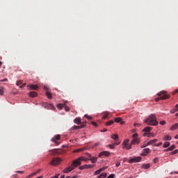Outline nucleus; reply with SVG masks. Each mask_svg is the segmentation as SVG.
<instances>
[{
	"label": "nucleus",
	"instance_id": "f257e3e1",
	"mask_svg": "<svg viewBox=\"0 0 178 178\" xmlns=\"http://www.w3.org/2000/svg\"><path fill=\"white\" fill-rule=\"evenodd\" d=\"M145 123H147L148 126H158V120H156V116L154 114L149 115L145 120Z\"/></svg>",
	"mask_w": 178,
	"mask_h": 178
},
{
	"label": "nucleus",
	"instance_id": "f03ea898",
	"mask_svg": "<svg viewBox=\"0 0 178 178\" xmlns=\"http://www.w3.org/2000/svg\"><path fill=\"white\" fill-rule=\"evenodd\" d=\"M157 95L160 97H156L155 99L156 102H159L161 99H168L169 97H170V95H166V91L165 90L159 92V93H157Z\"/></svg>",
	"mask_w": 178,
	"mask_h": 178
},
{
	"label": "nucleus",
	"instance_id": "7ed1b4c3",
	"mask_svg": "<svg viewBox=\"0 0 178 178\" xmlns=\"http://www.w3.org/2000/svg\"><path fill=\"white\" fill-rule=\"evenodd\" d=\"M42 106L45 109H51V111H55V106H53L52 104H48L47 102H42L41 103Z\"/></svg>",
	"mask_w": 178,
	"mask_h": 178
},
{
	"label": "nucleus",
	"instance_id": "20e7f679",
	"mask_svg": "<svg viewBox=\"0 0 178 178\" xmlns=\"http://www.w3.org/2000/svg\"><path fill=\"white\" fill-rule=\"evenodd\" d=\"M60 161L62 160L60 158L54 157L50 163V165H52V166H56L57 165H59V163H60Z\"/></svg>",
	"mask_w": 178,
	"mask_h": 178
},
{
	"label": "nucleus",
	"instance_id": "39448f33",
	"mask_svg": "<svg viewBox=\"0 0 178 178\" xmlns=\"http://www.w3.org/2000/svg\"><path fill=\"white\" fill-rule=\"evenodd\" d=\"M80 165H81V161H80V159H79V158L74 160L71 164V165H72L74 169H76V168H79Z\"/></svg>",
	"mask_w": 178,
	"mask_h": 178
},
{
	"label": "nucleus",
	"instance_id": "423d86ee",
	"mask_svg": "<svg viewBox=\"0 0 178 178\" xmlns=\"http://www.w3.org/2000/svg\"><path fill=\"white\" fill-rule=\"evenodd\" d=\"M129 139H126L122 143V148H125L126 149H131V145H129Z\"/></svg>",
	"mask_w": 178,
	"mask_h": 178
},
{
	"label": "nucleus",
	"instance_id": "0eeeda50",
	"mask_svg": "<svg viewBox=\"0 0 178 178\" xmlns=\"http://www.w3.org/2000/svg\"><path fill=\"white\" fill-rule=\"evenodd\" d=\"M94 168V165L92 164H86L84 165H81L79 167L80 170H83V169H92Z\"/></svg>",
	"mask_w": 178,
	"mask_h": 178
},
{
	"label": "nucleus",
	"instance_id": "6e6552de",
	"mask_svg": "<svg viewBox=\"0 0 178 178\" xmlns=\"http://www.w3.org/2000/svg\"><path fill=\"white\" fill-rule=\"evenodd\" d=\"M137 162H141V157L138 156V157H135L134 159H131L129 161V163H137Z\"/></svg>",
	"mask_w": 178,
	"mask_h": 178
},
{
	"label": "nucleus",
	"instance_id": "1a4fd4ad",
	"mask_svg": "<svg viewBox=\"0 0 178 178\" xmlns=\"http://www.w3.org/2000/svg\"><path fill=\"white\" fill-rule=\"evenodd\" d=\"M56 140H60V135H56L52 139L51 141L52 143H55L56 145H59L60 144L58 141Z\"/></svg>",
	"mask_w": 178,
	"mask_h": 178
},
{
	"label": "nucleus",
	"instance_id": "9d476101",
	"mask_svg": "<svg viewBox=\"0 0 178 178\" xmlns=\"http://www.w3.org/2000/svg\"><path fill=\"white\" fill-rule=\"evenodd\" d=\"M111 138H113V140H114V141L115 142V145H119L120 144V143L117 142L119 140V136L118 134H115L111 135Z\"/></svg>",
	"mask_w": 178,
	"mask_h": 178
},
{
	"label": "nucleus",
	"instance_id": "9b49d317",
	"mask_svg": "<svg viewBox=\"0 0 178 178\" xmlns=\"http://www.w3.org/2000/svg\"><path fill=\"white\" fill-rule=\"evenodd\" d=\"M111 155V153L108 151H103L99 154V158H101V156H109Z\"/></svg>",
	"mask_w": 178,
	"mask_h": 178
},
{
	"label": "nucleus",
	"instance_id": "f8f14e48",
	"mask_svg": "<svg viewBox=\"0 0 178 178\" xmlns=\"http://www.w3.org/2000/svg\"><path fill=\"white\" fill-rule=\"evenodd\" d=\"M72 170H74V168L72 167V165H71V166L65 168L63 172V173H70V172H72Z\"/></svg>",
	"mask_w": 178,
	"mask_h": 178
},
{
	"label": "nucleus",
	"instance_id": "ddd939ff",
	"mask_svg": "<svg viewBox=\"0 0 178 178\" xmlns=\"http://www.w3.org/2000/svg\"><path fill=\"white\" fill-rule=\"evenodd\" d=\"M50 152H51V155H58L60 154V149H54L50 150Z\"/></svg>",
	"mask_w": 178,
	"mask_h": 178
},
{
	"label": "nucleus",
	"instance_id": "4468645a",
	"mask_svg": "<svg viewBox=\"0 0 178 178\" xmlns=\"http://www.w3.org/2000/svg\"><path fill=\"white\" fill-rule=\"evenodd\" d=\"M148 154H149V148H146L143 150L141 155L143 156H147V155H148Z\"/></svg>",
	"mask_w": 178,
	"mask_h": 178
},
{
	"label": "nucleus",
	"instance_id": "2eb2a0df",
	"mask_svg": "<svg viewBox=\"0 0 178 178\" xmlns=\"http://www.w3.org/2000/svg\"><path fill=\"white\" fill-rule=\"evenodd\" d=\"M131 145H135V144H140V139L137 138H134L131 142Z\"/></svg>",
	"mask_w": 178,
	"mask_h": 178
},
{
	"label": "nucleus",
	"instance_id": "dca6fc26",
	"mask_svg": "<svg viewBox=\"0 0 178 178\" xmlns=\"http://www.w3.org/2000/svg\"><path fill=\"white\" fill-rule=\"evenodd\" d=\"M28 90H38V86L37 85H28Z\"/></svg>",
	"mask_w": 178,
	"mask_h": 178
},
{
	"label": "nucleus",
	"instance_id": "f3484780",
	"mask_svg": "<svg viewBox=\"0 0 178 178\" xmlns=\"http://www.w3.org/2000/svg\"><path fill=\"white\" fill-rule=\"evenodd\" d=\"M38 95V93H37L36 92H29V97H31L32 98H35V97H37Z\"/></svg>",
	"mask_w": 178,
	"mask_h": 178
},
{
	"label": "nucleus",
	"instance_id": "a211bd4d",
	"mask_svg": "<svg viewBox=\"0 0 178 178\" xmlns=\"http://www.w3.org/2000/svg\"><path fill=\"white\" fill-rule=\"evenodd\" d=\"M158 139H153L149 140V142H147V145H152L154 144H155V143H157Z\"/></svg>",
	"mask_w": 178,
	"mask_h": 178
},
{
	"label": "nucleus",
	"instance_id": "6ab92c4d",
	"mask_svg": "<svg viewBox=\"0 0 178 178\" xmlns=\"http://www.w3.org/2000/svg\"><path fill=\"white\" fill-rule=\"evenodd\" d=\"M177 129H178V123L175 124L170 127L171 131H174V130H177Z\"/></svg>",
	"mask_w": 178,
	"mask_h": 178
},
{
	"label": "nucleus",
	"instance_id": "aec40b11",
	"mask_svg": "<svg viewBox=\"0 0 178 178\" xmlns=\"http://www.w3.org/2000/svg\"><path fill=\"white\" fill-rule=\"evenodd\" d=\"M103 170H105V168H100L95 172V175H98L101 174V172H103Z\"/></svg>",
	"mask_w": 178,
	"mask_h": 178
},
{
	"label": "nucleus",
	"instance_id": "412c9836",
	"mask_svg": "<svg viewBox=\"0 0 178 178\" xmlns=\"http://www.w3.org/2000/svg\"><path fill=\"white\" fill-rule=\"evenodd\" d=\"M86 122H81V125L77 126V129L80 130V129H84V127H86Z\"/></svg>",
	"mask_w": 178,
	"mask_h": 178
},
{
	"label": "nucleus",
	"instance_id": "4be33fe9",
	"mask_svg": "<svg viewBox=\"0 0 178 178\" xmlns=\"http://www.w3.org/2000/svg\"><path fill=\"white\" fill-rule=\"evenodd\" d=\"M151 127H146L145 129H143V131L144 133H149L151 131Z\"/></svg>",
	"mask_w": 178,
	"mask_h": 178
},
{
	"label": "nucleus",
	"instance_id": "5701e85b",
	"mask_svg": "<svg viewBox=\"0 0 178 178\" xmlns=\"http://www.w3.org/2000/svg\"><path fill=\"white\" fill-rule=\"evenodd\" d=\"M142 168L143 169H149V168H151V164L149 163L143 164Z\"/></svg>",
	"mask_w": 178,
	"mask_h": 178
},
{
	"label": "nucleus",
	"instance_id": "b1692460",
	"mask_svg": "<svg viewBox=\"0 0 178 178\" xmlns=\"http://www.w3.org/2000/svg\"><path fill=\"white\" fill-rule=\"evenodd\" d=\"M102 115H103L102 119H106V118L109 116V113L108 111H105L102 113Z\"/></svg>",
	"mask_w": 178,
	"mask_h": 178
},
{
	"label": "nucleus",
	"instance_id": "393cba45",
	"mask_svg": "<svg viewBox=\"0 0 178 178\" xmlns=\"http://www.w3.org/2000/svg\"><path fill=\"white\" fill-rule=\"evenodd\" d=\"M79 161H84L85 162H87V161H90V159H88V158H86V157H84V156H81V157H79Z\"/></svg>",
	"mask_w": 178,
	"mask_h": 178
},
{
	"label": "nucleus",
	"instance_id": "a878e982",
	"mask_svg": "<svg viewBox=\"0 0 178 178\" xmlns=\"http://www.w3.org/2000/svg\"><path fill=\"white\" fill-rule=\"evenodd\" d=\"M74 123H76V124H81V118H75L74 120Z\"/></svg>",
	"mask_w": 178,
	"mask_h": 178
},
{
	"label": "nucleus",
	"instance_id": "bb28decb",
	"mask_svg": "<svg viewBox=\"0 0 178 178\" xmlns=\"http://www.w3.org/2000/svg\"><path fill=\"white\" fill-rule=\"evenodd\" d=\"M89 161H91L92 163H96L97 161H98V159L97 157H90Z\"/></svg>",
	"mask_w": 178,
	"mask_h": 178
},
{
	"label": "nucleus",
	"instance_id": "cd10ccee",
	"mask_svg": "<svg viewBox=\"0 0 178 178\" xmlns=\"http://www.w3.org/2000/svg\"><path fill=\"white\" fill-rule=\"evenodd\" d=\"M164 141H170L172 140V136H165L163 138Z\"/></svg>",
	"mask_w": 178,
	"mask_h": 178
},
{
	"label": "nucleus",
	"instance_id": "c85d7f7f",
	"mask_svg": "<svg viewBox=\"0 0 178 178\" xmlns=\"http://www.w3.org/2000/svg\"><path fill=\"white\" fill-rule=\"evenodd\" d=\"M40 172H41V170H38V171L31 174L29 177H33V176H35V175H37L38 173H40Z\"/></svg>",
	"mask_w": 178,
	"mask_h": 178
},
{
	"label": "nucleus",
	"instance_id": "c756f323",
	"mask_svg": "<svg viewBox=\"0 0 178 178\" xmlns=\"http://www.w3.org/2000/svg\"><path fill=\"white\" fill-rule=\"evenodd\" d=\"M46 95L49 99H52V94L49 92H46Z\"/></svg>",
	"mask_w": 178,
	"mask_h": 178
},
{
	"label": "nucleus",
	"instance_id": "7c9ffc66",
	"mask_svg": "<svg viewBox=\"0 0 178 178\" xmlns=\"http://www.w3.org/2000/svg\"><path fill=\"white\" fill-rule=\"evenodd\" d=\"M113 123H115V122L113 120H110V121L106 122V126H112V124H113Z\"/></svg>",
	"mask_w": 178,
	"mask_h": 178
},
{
	"label": "nucleus",
	"instance_id": "2f4dec72",
	"mask_svg": "<svg viewBox=\"0 0 178 178\" xmlns=\"http://www.w3.org/2000/svg\"><path fill=\"white\" fill-rule=\"evenodd\" d=\"M170 145V142H165L163 144V148H168V147H169Z\"/></svg>",
	"mask_w": 178,
	"mask_h": 178
},
{
	"label": "nucleus",
	"instance_id": "473e14b6",
	"mask_svg": "<svg viewBox=\"0 0 178 178\" xmlns=\"http://www.w3.org/2000/svg\"><path fill=\"white\" fill-rule=\"evenodd\" d=\"M177 111H178L177 108L175 107L174 108L170 110V113H176V112Z\"/></svg>",
	"mask_w": 178,
	"mask_h": 178
},
{
	"label": "nucleus",
	"instance_id": "72a5a7b5",
	"mask_svg": "<svg viewBox=\"0 0 178 178\" xmlns=\"http://www.w3.org/2000/svg\"><path fill=\"white\" fill-rule=\"evenodd\" d=\"M115 122L116 123H119V122H122V118H115Z\"/></svg>",
	"mask_w": 178,
	"mask_h": 178
},
{
	"label": "nucleus",
	"instance_id": "f704fd0d",
	"mask_svg": "<svg viewBox=\"0 0 178 178\" xmlns=\"http://www.w3.org/2000/svg\"><path fill=\"white\" fill-rule=\"evenodd\" d=\"M151 136H152V134L149 132L144 134L145 137H151Z\"/></svg>",
	"mask_w": 178,
	"mask_h": 178
},
{
	"label": "nucleus",
	"instance_id": "c9c22d12",
	"mask_svg": "<svg viewBox=\"0 0 178 178\" xmlns=\"http://www.w3.org/2000/svg\"><path fill=\"white\" fill-rule=\"evenodd\" d=\"M169 149H170V151H173V149H175V148H176V145H171L170 147H168Z\"/></svg>",
	"mask_w": 178,
	"mask_h": 178
},
{
	"label": "nucleus",
	"instance_id": "e433bc0d",
	"mask_svg": "<svg viewBox=\"0 0 178 178\" xmlns=\"http://www.w3.org/2000/svg\"><path fill=\"white\" fill-rule=\"evenodd\" d=\"M106 177V173H102L101 174L98 178H105Z\"/></svg>",
	"mask_w": 178,
	"mask_h": 178
},
{
	"label": "nucleus",
	"instance_id": "4c0bfd02",
	"mask_svg": "<svg viewBox=\"0 0 178 178\" xmlns=\"http://www.w3.org/2000/svg\"><path fill=\"white\" fill-rule=\"evenodd\" d=\"M57 108L58 109H62L63 108V104H57Z\"/></svg>",
	"mask_w": 178,
	"mask_h": 178
},
{
	"label": "nucleus",
	"instance_id": "58836bf2",
	"mask_svg": "<svg viewBox=\"0 0 178 178\" xmlns=\"http://www.w3.org/2000/svg\"><path fill=\"white\" fill-rule=\"evenodd\" d=\"M175 154H178V149H175V150L172 151L170 153V155H175Z\"/></svg>",
	"mask_w": 178,
	"mask_h": 178
},
{
	"label": "nucleus",
	"instance_id": "ea45409f",
	"mask_svg": "<svg viewBox=\"0 0 178 178\" xmlns=\"http://www.w3.org/2000/svg\"><path fill=\"white\" fill-rule=\"evenodd\" d=\"M22 84H23V81L20 80L17 81L16 85L17 86H22Z\"/></svg>",
	"mask_w": 178,
	"mask_h": 178
},
{
	"label": "nucleus",
	"instance_id": "a19ab883",
	"mask_svg": "<svg viewBox=\"0 0 178 178\" xmlns=\"http://www.w3.org/2000/svg\"><path fill=\"white\" fill-rule=\"evenodd\" d=\"M115 145H116V144L108 145V148H111V149H115Z\"/></svg>",
	"mask_w": 178,
	"mask_h": 178
},
{
	"label": "nucleus",
	"instance_id": "79ce46f5",
	"mask_svg": "<svg viewBox=\"0 0 178 178\" xmlns=\"http://www.w3.org/2000/svg\"><path fill=\"white\" fill-rule=\"evenodd\" d=\"M160 124H161V126H165V124H166V121L165 120L161 121Z\"/></svg>",
	"mask_w": 178,
	"mask_h": 178
},
{
	"label": "nucleus",
	"instance_id": "37998d69",
	"mask_svg": "<svg viewBox=\"0 0 178 178\" xmlns=\"http://www.w3.org/2000/svg\"><path fill=\"white\" fill-rule=\"evenodd\" d=\"M148 143H146V144H143V145H142L141 146H140V148H145V147H148Z\"/></svg>",
	"mask_w": 178,
	"mask_h": 178
},
{
	"label": "nucleus",
	"instance_id": "c03bdc74",
	"mask_svg": "<svg viewBox=\"0 0 178 178\" xmlns=\"http://www.w3.org/2000/svg\"><path fill=\"white\" fill-rule=\"evenodd\" d=\"M137 137H138V134H137V133L134 134L133 138H137Z\"/></svg>",
	"mask_w": 178,
	"mask_h": 178
},
{
	"label": "nucleus",
	"instance_id": "a18cd8bd",
	"mask_svg": "<svg viewBox=\"0 0 178 178\" xmlns=\"http://www.w3.org/2000/svg\"><path fill=\"white\" fill-rule=\"evenodd\" d=\"M24 87H26V83H23L22 85H21L19 86V88H24Z\"/></svg>",
	"mask_w": 178,
	"mask_h": 178
},
{
	"label": "nucleus",
	"instance_id": "49530a36",
	"mask_svg": "<svg viewBox=\"0 0 178 178\" xmlns=\"http://www.w3.org/2000/svg\"><path fill=\"white\" fill-rule=\"evenodd\" d=\"M116 168H119V166H120V162L118 161L115 164Z\"/></svg>",
	"mask_w": 178,
	"mask_h": 178
},
{
	"label": "nucleus",
	"instance_id": "de8ad7c7",
	"mask_svg": "<svg viewBox=\"0 0 178 178\" xmlns=\"http://www.w3.org/2000/svg\"><path fill=\"white\" fill-rule=\"evenodd\" d=\"M65 109L66 112H69V111H70V108H69V106H65Z\"/></svg>",
	"mask_w": 178,
	"mask_h": 178
},
{
	"label": "nucleus",
	"instance_id": "09e8293b",
	"mask_svg": "<svg viewBox=\"0 0 178 178\" xmlns=\"http://www.w3.org/2000/svg\"><path fill=\"white\" fill-rule=\"evenodd\" d=\"M15 173H21L22 175H23V173H24V171H20V170H17L15 172Z\"/></svg>",
	"mask_w": 178,
	"mask_h": 178
},
{
	"label": "nucleus",
	"instance_id": "8fccbe9b",
	"mask_svg": "<svg viewBox=\"0 0 178 178\" xmlns=\"http://www.w3.org/2000/svg\"><path fill=\"white\" fill-rule=\"evenodd\" d=\"M153 162L154 163H156L158 162V158H155L154 160H153Z\"/></svg>",
	"mask_w": 178,
	"mask_h": 178
},
{
	"label": "nucleus",
	"instance_id": "3c124183",
	"mask_svg": "<svg viewBox=\"0 0 178 178\" xmlns=\"http://www.w3.org/2000/svg\"><path fill=\"white\" fill-rule=\"evenodd\" d=\"M0 95H3V90L0 88Z\"/></svg>",
	"mask_w": 178,
	"mask_h": 178
},
{
	"label": "nucleus",
	"instance_id": "603ef678",
	"mask_svg": "<svg viewBox=\"0 0 178 178\" xmlns=\"http://www.w3.org/2000/svg\"><path fill=\"white\" fill-rule=\"evenodd\" d=\"M162 145V142L159 143V144L155 145L156 147H161Z\"/></svg>",
	"mask_w": 178,
	"mask_h": 178
},
{
	"label": "nucleus",
	"instance_id": "864d4df0",
	"mask_svg": "<svg viewBox=\"0 0 178 178\" xmlns=\"http://www.w3.org/2000/svg\"><path fill=\"white\" fill-rule=\"evenodd\" d=\"M72 130H78L77 129V126L72 127Z\"/></svg>",
	"mask_w": 178,
	"mask_h": 178
},
{
	"label": "nucleus",
	"instance_id": "5fc2aeb1",
	"mask_svg": "<svg viewBox=\"0 0 178 178\" xmlns=\"http://www.w3.org/2000/svg\"><path fill=\"white\" fill-rule=\"evenodd\" d=\"M44 90H45V91H49V88H48L47 86H44Z\"/></svg>",
	"mask_w": 178,
	"mask_h": 178
},
{
	"label": "nucleus",
	"instance_id": "6e6d98bb",
	"mask_svg": "<svg viewBox=\"0 0 178 178\" xmlns=\"http://www.w3.org/2000/svg\"><path fill=\"white\" fill-rule=\"evenodd\" d=\"M92 124L93 126L97 127V122H92Z\"/></svg>",
	"mask_w": 178,
	"mask_h": 178
},
{
	"label": "nucleus",
	"instance_id": "4d7b16f0",
	"mask_svg": "<svg viewBox=\"0 0 178 178\" xmlns=\"http://www.w3.org/2000/svg\"><path fill=\"white\" fill-rule=\"evenodd\" d=\"M0 81H8V79H3V80H1Z\"/></svg>",
	"mask_w": 178,
	"mask_h": 178
},
{
	"label": "nucleus",
	"instance_id": "13d9d810",
	"mask_svg": "<svg viewBox=\"0 0 178 178\" xmlns=\"http://www.w3.org/2000/svg\"><path fill=\"white\" fill-rule=\"evenodd\" d=\"M98 145H99V143H96L95 144V147H98Z\"/></svg>",
	"mask_w": 178,
	"mask_h": 178
},
{
	"label": "nucleus",
	"instance_id": "bf43d9fd",
	"mask_svg": "<svg viewBox=\"0 0 178 178\" xmlns=\"http://www.w3.org/2000/svg\"><path fill=\"white\" fill-rule=\"evenodd\" d=\"M164 151H165V152H168L170 151V149H169V147H168V149H166L164 150Z\"/></svg>",
	"mask_w": 178,
	"mask_h": 178
},
{
	"label": "nucleus",
	"instance_id": "052dcab7",
	"mask_svg": "<svg viewBox=\"0 0 178 178\" xmlns=\"http://www.w3.org/2000/svg\"><path fill=\"white\" fill-rule=\"evenodd\" d=\"M85 116H86L88 119L91 120V117H88L87 115H85Z\"/></svg>",
	"mask_w": 178,
	"mask_h": 178
},
{
	"label": "nucleus",
	"instance_id": "680f3d73",
	"mask_svg": "<svg viewBox=\"0 0 178 178\" xmlns=\"http://www.w3.org/2000/svg\"><path fill=\"white\" fill-rule=\"evenodd\" d=\"M86 154L88 155V156L89 158H91V154H88V153H86Z\"/></svg>",
	"mask_w": 178,
	"mask_h": 178
},
{
	"label": "nucleus",
	"instance_id": "e2e57ef3",
	"mask_svg": "<svg viewBox=\"0 0 178 178\" xmlns=\"http://www.w3.org/2000/svg\"><path fill=\"white\" fill-rule=\"evenodd\" d=\"M82 149H78V150H75V152H80V151H81Z\"/></svg>",
	"mask_w": 178,
	"mask_h": 178
},
{
	"label": "nucleus",
	"instance_id": "0e129e2a",
	"mask_svg": "<svg viewBox=\"0 0 178 178\" xmlns=\"http://www.w3.org/2000/svg\"><path fill=\"white\" fill-rule=\"evenodd\" d=\"M176 92H178V89L175 90V92L173 94H176Z\"/></svg>",
	"mask_w": 178,
	"mask_h": 178
},
{
	"label": "nucleus",
	"instance_id": "69168bd1",
	"mask_svg": "<svg viewBox=\"0 0 178 178\" xmlns=\"http://www.w3.org/2000/svg\"><path fill=\"white\" fill-rule=\"evenodd\" d=\"M175 138L177 139V140L178 139V134L175 136Z\"/></svg>",
	"mask_w": 178,
	"mask_h": 178
},
{
	"label": "nucleus",
	"instance_id": "338daca9",
	"mask_svg": "<svg viewBox=\"0 0 178 178\" xmlns=\"http://www.w3.org/2000/svg\"><path fill=\"white\" fill-rule=\"evenodd\" d=\"M134 126H140V125H139V124H138V123H135V124H134Z\"/></svg>",
	"mask_w": 178,
	"mask_h": 178
},
{
	"label": "nucleus",
	"instance_id": "774afa93",
	"mask_svg": "<svg viewBox=\"0 0 178 178\" xmlns=\"http://www.w3.org/2000/svg\"><path fill=\"white\" fill-rule=\"evenodd\" d=\"M175 108H177V110H178V104H176Z\"/></svg>",
	"mask_w": 178,
	"mask_h": 178
}]
</instances>
